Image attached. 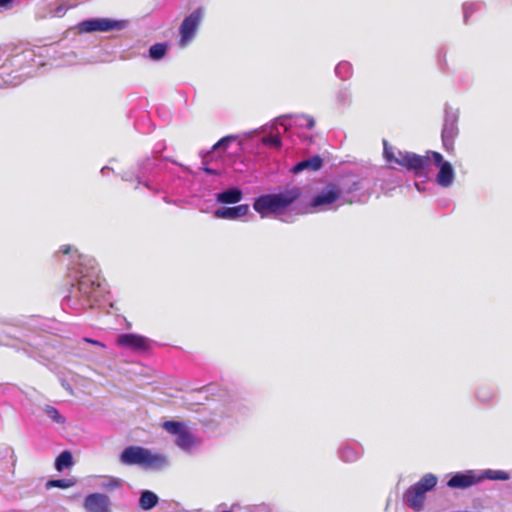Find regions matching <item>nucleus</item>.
<instances>
[{"mask_svg": "<svg viewBox=\"0 0 512 512\" xmlns=\"http://www.w3.org/2000/svg\"><path fill=\"white\" fill-rule=\"evenodd\" d=\"M59 252L64 255L72 254L76 261L77 272L80 274L78 280L79 291L87 298L97 299L104 293L105 280L100 276L97 262L94 258L79 253L71 245H62Z\"/></svg>", "mask_w": 512, "mask_h": 512, "instance_id": "obj_1", "label": "nucleus"}, {"mask_svg": "<svg viewBox=\"0 0 512 512\" xmlns=\"http://www.w3.org/2000/svg\"><path fill=\"white\" fill-rule=\"evenodd\" d=\"M301 195L302 191L299 187H288L279 193L260 196L255 200L253 208L262 217L269 213L280 214L293 205Z\"/></svg>", "mask_w": 512, "mask_h": 512, "instance_id": "obj_2", "label": "nucleus"}, {"mask_svg": "<svg viewBox=\"0 0 512 512\" xmlns=\"http://www.w3.org/2000/svg\"><path fill=\"white\" fill-rule=\"evenodd\" d=\"M120 461L126 465H140L146 468H156L162 466L165 459L161 455L153 454L146 448L129 446L122 451Z\"/></svg>", "mask_w": 512, "mask_h": 512, "instance_id": "obj_3", "label": "nucleus"}, {"mask_svg": "<svg viewBox=\"0 0 512 512\" xmlns=\"http://www.w3.org/2000/svg\"><path fill=\"white\" fill-rule=\"evenodd\" d=\"M437 484V477L434 474H425L417 483L409 487L404 493L405 503L415 511L423 507L426 492L432 490Z\"/></svg>", "mask_w": 512, "mask_h": 512, "instance_id": "obj_4", "label": "nucleus"}, {"mask_svg": "<svg viewBox=\"0 0 512 512\" xmlns=\"http://www.w3.org/2000/svg\"><path fill=\"white\" fill-rule=\"evenodd\" d=\"M203 15V9L198 8L184 18L179 28L180 37L178 43L181 48L186 47L192 42L203 19Z\"/></svg>", "mask_w": 512, "mask_h": 512, "instance_id": "obj_5", "label": "nucleus"}, {"mask_svg": "<svg viewBox=\"0 0 512 512\" xmlns=\"http://www.w3.org/2000/svg\"><path fill=\"white\" fill-rule=\"evenodd\" d=\"M123 27V21H115L108 18H92L78 24V29L82 33L108 32L115 29L120 30Z\"/></svg>", "mask_w": 512, "mask_h": 512, "instance_id": "obj_6", "label": "nucleus"}, {"mask_svg": "<svg viewBox=\"0 0 512 512\" xmlns=\"http://www.w3.org/2000/svg\"><path fill=\"white\" fill-rule=\"evenodd\" d=\"M116 345L135 352H145L150 349V340L142 335L134 333L120 334L116 338Z\"/></svg>", "mask_w": 512, "mask_h": 512, "instance_id": "obj_7", "label": "nucleus"}, {"mask_svg": "<svg viewBox=\"0 0 512 512\" xmlns=\"http://www.w3.org/2000/svg\"><path fill=\"white\" fill-rule=\"evenodd\" d=\"M163 429L169 434L176 435V444L184 449H188L193 446L194 440L190 432L184 427L181 422L178 421H165L162 424Z\"/></svg>", "mask_w": 512, "mask_h": 512, "instance_id": "obj_8", "label": "nucleus"}, {"mask_svg": "<svg viewBox=\"0 0 512 512\" xmlns=\"http://www.w3.org/2000/svg\"><path fill=\"white\" fill-rule=\"evenodd\" d=\"M483 480V476L475 473L473 470L455 473L447 482V486L452 489H468L477 485Z\"/></svg>", "mask_w": 512, "mask_h": 512, "instance_id": "obj_9", "label": "nucleus"}, {"mask_svg": "<svg viewBox=\"0 0 512 512\" xmlns=\"http://www.w3.org/2000/svg\"><path fill=\"white\" fill-rule=\"evenodd\" d=\"M431 157L433 158L435 165L440 167L436 178L437 183L442 187L450 186L454 179L452 165L449 162L443 161L442 155L438 152L432 151Z\"/></svg>", "mask_w": 512, "mask_h": 512, "instance_id": "obj_10", "label": "nucleus"}, {"mask_svg": "<svg viewBox=\"0 0 512 512\" xmlns=\"http://www.w3.org/2000/svg\"><path fill=\"white\" fill-rule=\"evenodd\" d=\"M431 152L428 151L425 156L408 152L406 158L403 159V167L417 175L423 174L429 165Z\"/></svg>", "mask_w": 512, "mask_h": 512, "instance_id": "obj_11", "label": "nucleus"}, {"mask_svg": "<svg viewBox=\"0 0 512 512\" xmlns=\"http://www.w3.org/2000/svg\"><path fill=\"white\" fill-rule=\"evenodd\" d=\"M87 512H111L110 499L105 494L91 493L84 501Z\"/></svg>", "mask_w": 512, "mask_h": 512, "instance_id": "obj_12", "label": "nucleus"}, {"mask_svg": "<svg viewBox=\"0 0 512 512\" xmlns=\"http://www.w3.org/2000/svg\"><path fill=\"white\" fill-rule=\"evenodd\" d=\"M341 193V189L337 185L330 184L325 190L313 198L311 206L319 207L322 205L332 204L340 197Z\"/></svg>", "mask_w": 512, "mask_h": 512, "instance_id": "obj_13", "label": "nucleus"}, {"mask_svg": "<svg viewBox=\"0 0 512 512\" xmlns=\"http://www.w3.org/2000/svg\"><path fill=\"white\" fill-rule=\"evenodd\" d=\"M458 134L456 120L454 118H446L442 130L443 146L448 152L454 150V139Z\"/></svg>", "mask_w": 512, "mask_h": 512, "instance_id": "obj_14", "label": "nucleus"}, {"mask_svg": "<svg viewBox=\"0 0 512 512\" xmlns=\"http://www.w3.org/2000/svg\"><path fill=\"white\" fill-rule=\"evenodd\" d=\"M249 212V205L241 204L235 207H221L214 212L219 219H237L246 216Z\"/></svg>", "mask_w": 512, "mask_h": 512, "instance_id": "obj_15", "label": "nucleus"}, {"mask_svg": "<svg viewBox=\"0 0 512 512\" xmlns=\"http://www.w3.org/2000/svg\"><path fill=\"white\" fill-rule=\"evenodd\" d=\"M323 165V160L320 156L315 155L309 159H305L299 163H297L291 171L293 173H299L304 170H311V171H317L319 170Z\"/></svg>", "mask_w": 512, "mask_h": 512, "instance_id": "obj_16", "label": "nucleus"}, {"mask_svg": "<svg viewBox=\"0 0 512 512\" xmlns=\"http://www.w3.org/2000/svg\"><path fill=\"white\" fill-rule=\"evenodd\" d=\"M242 197L243 193L238 188H231L216 195L217 201L224 204L238 203L242 200Z\"/></svg>", "mask_w": 512, "mask_h": 512, "instance_id": "obj_17", "label": "nucleus"}, {"mask_svg": "<svg viewBox=\"0 0 512 512\" xmlns=\"http://www.w3.org/2000/svg\"><path fill=\"white\" fill-rule=\"evenodd\" d=\"M384 144V157L390 164H396L403 167V159L406 158L408 152L397 151L395 153L391 147L388 146L387 141H383Z\"/></svg>", "mask_w": 512, "mask_h": 512, "instance_id": "obj_18", "label": "nucleus"}, {"mask_svg": "<svg viewBox=\"0 0 512 512\" xmlns=\"http://www.w3.org/2000/svg\"><path fill=\"white\" fill-rule=\"evenodd\" d=\"M158 503V497L152 491L146 490L142 492L139 500L140 507L143 510H150Z\"/></svg>", "mask_w": 512, "mask_h": 512, "instance_id": "obj_19", "label": "nucleus"}, {"mask_svg": "<svg viewBox=\"0 0 512 512\" xmlns=\"http://www.w3.org/2000/svg\"><path fill=\"white\" fill-rule=\"evenodd\" d=\"M73 465V457L71 452L63 451L55 460V468L62 471L64 468H69Z\"/></svg>", "mask_w": 512, "mask_h": 512, "instance_id": "obj_20", "label": "nucleus"}, {"mask_svg": "<svg viewBox=\"0 0 512 512\" xmlns=\"http://www.w3.org/2000/svg\"><path fill=\"white\" fill-rule=\"evenodd\" d=\"M166 51H167V44L156 43L150 47L149 54L152 59L159 60L165 56Z\"/></svg>", "mask_w": 512, "mask_h": 512, "instance_id": "obj_21", "label": "nucleus"}, {"mask_svg": "<svg viewBox=\"0 0 512 512\" xmlns=\"http://www.w3.org/2000/svg\"><path fill=\"white\" fill-rule=\"evenodd\" d=\"M74 484H75V481L70 480V479H57V480H49L45 486L47 489H51V488L67 489V488L74 486Z\"/></svg>", "mask_w": 512, "mask_h": 512, "instance_id": "obj_22", "label": "nucleus"}, {"mask_svg": "<svg viewBox=\"0 0 512 512\" xmlns=\"http://www.w3.org/2000/svg\"><path fill=\"white\" fill-rule=\"evenodd\" d=\"M483 479L487 478L490 480H507L509 479V474L505 471L501 470H487L484 474H481Z\"/></svg>", "mask_w": 512, "mask_h": 512, "instance_id": "obj_23", "label": "nucleus"}, {"mask_svg": "<svg viewBox=\"0 0 512 512\" xmlns=\"http://www.w3.org/2000/svg\"><path fill=\"white\" fill-rule=\"evenodd\" d=\"M236 136L235 135H227L223 138H221L219 141H217L211 148V152L213 151H216V150H219V149H223V150H226L228 148V146L230 145V143L234 140H236Z\"/></svg>", "mask_w": 512, "mask_h": 512, "instance_id": "obj_24", "label": "nucleus"}, {"mask_svg": "<svg viewBox=\"0 0 512 512\" xmlns=\"http://www.w3.org/2000/svg\"><path fill=\"white\" fill-rule=\"evenodd\" d=\"M296 123L301 127H306L307 129H312L315 126V120L310 115H297Z\"/></svg>", "mask_w": 512, "mask_h": 512, "instance_id": "obj_25", "label": "nucleus"}, {"mask_svg": "<svg viewBox=\"0 0 512 512\" xmlns=\"http://www.w3.org/2000/svg\"><path fill=\"white\" fill-rule=\"evenodd\" d=\"M45 412L56 423L63 424L65 422L64 417L59 413V411L55 407L47 406L45 408Z\"/></svg>", "mask_w": 512, "mask_h": 512, "instance_id": "obj_26", "label": "nucleus"}, {"mask_svg": "<svg viewBox=\"0 0 512 512\" xmlns=\"http://www.w3.org/2000/svg\"><path fill=\"white\" fill-rule=\"evenodd\" d=\"M261 141L264 145L272 146L277 149L281 147V139L278 135L265 136Z\"/></svg>", "mask_w": 512, "mask_h": 512, "instance_id": "obj_27", "label": "nucleus"}, {"mask_svg": "<svg viewBox=\"0 0 512 512\" xmlns=\"http://www.w3.org/2000/svg\"><path fill=\"white\" fill-rule=\"evenodd\" d=\"M122 481L118 478H109L107 482L103 483V488L113 490L121 487Z\"/></svg>", "mask_w": 512, "mask_h": 512, "instance_id": "obj_28", "label": "nucleus"}, {"mask_svg": "<svg viewBox=\"0 0 512 512\" xmlns=\"http://www.w3.org/2000/svg\"><path fill=\"white\" fill-rule=\"evenodd\" d=\"M83 341L86 342V343H89V344H92V345H95V346H99L101 348H106L105 344H103L102 342L98 341V340H94V339H91V338H83Z\"/></svg>", "mask_w": 512, "mask_h": 512, "instance_id": "obj_29", "label": "nucleus"}, {"mask_svg": "<svg viewBox=\"0 0 512 512\" xmlns=\"http://www.w3.org/2000/svg\"><path fill=\"white\" fill-rule=\"evenodd\" d=\"M14 0H0V7L9 8Z\"/></svg>", "mask_w": 512, "mask_h": 512, "instance_id": "obj_30", "label": "nucleus"}, {"mask_svg": "<svg viewBox=\"0 0 512 512\" xmlns=\"http://www.w3.org/2000/svg\"><path fill=\"white\" fill-rule=\"evenodd\" d=\"M204 171H205L207 174H210V175H212V174H216V172H215L214 170H212V169H210V168H208V167H205V168H204Z\"/></svg>", "mask_w": 512, "mask_h": 512, "instance_id": "obj_31", "label": "nucleus"}, {"mask_svg": "<svg viewBox=\"0 0 512 512\" xmlns=\"http://www.w3.org/2000/svg\"><path fill=\"white\" fill-rule=\"evenodd\" d=\"M222 512H232V511H231V510H224V511H222Z\"/></svg>", "mask_w": 512, "mask_h": 512, "instance_id": "obj_32", "label": "nucleus"}]
</instances>
